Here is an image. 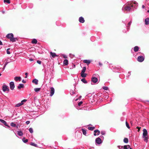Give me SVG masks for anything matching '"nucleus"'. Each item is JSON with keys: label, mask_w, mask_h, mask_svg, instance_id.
Segmentation results:
<instances>
[{"label": "nucleus", "mask_w": 149, "mask_h": 149, "mask_svg": "<svg viewBox=\"0 0 149 149\" xmlns=\"http://www.w3.org/2000/svg\"><path fill=\"white\" fill-rule=\"evenodd\" d=\"M138 6V3L136 1H131L127 3L124 5L122 8L123 11L125 10L127 11H130L134 8H136Z\"/></svg>", "instance_id": "obj_1"}, {"label": "nucleus", "mask_w": 149, "mask_h": 149, "mask_svg": "<svg viewBox=\"0 0 149 149\" xmlns=\"http://www.w3.org/2000/svg\"><path fill=\"white\" fill-rule=\"evenodd\" d=\"M6 37L7 38L10 39V40L12 42H15L17 40V38L14 37L12 33L8 34Z\"/></svg>", "instance_id": "obj_2"}, {"label": "nucleus", "mask_w": 149, "mask_h": 149, "mask_svg": "<svg viewBox=\"0 0 149 149\" xmlns=\"http://www.w3.org/2000/svg\"><path fill=\"white\" fill-rule=\"evenodd\" d=\"M99 75L97 74H95L93 75L91 78L92 81L94 83H96L97 81V79L95 77H97Z\"/></svg>", "instance_id": "obj_3"}, {"label": "nucleus", "mask_w": 149, "mask_h": 149, "mask_svg": "<svg viewBox=\"0 0 149 149\" xmlns=\"http://www.w3.org/2000/svg\"><path fill=\"white\" fill-rule=\"evenodd\" d=\"M118 147L120 149H132L130 147V146L129 145H125L123 147L122 146L121 147L120 146H118Z\"/></svg>", "instance_id": "obj_4"}, {"label": "nucleus", "mask_w": 149, "mask_h": 149, "mask_svg": "<svg viewBox=\"0 0 149 149\" xmlns=\"http://www.w3.org/2000/svg\"><path fill=\"white\" fill-rule=\"evenodd\" d=\"M143 137H145L146 136H148V133L147 130L146 129H143Z\"/></svg>", "instance_id": "obj_5"}, {"label": "nucleus", "mask_w": 149, "mask_h": 149, "mask_svg": "<svg viewBox=\"0 0 149 149\" xmlns=\"http://www.w3.org/2000/svg\"><path fill=\"white\" fill-rule=\"evenodd\" d=\"M95 142L97 144H100L102 143L101 139L99 137L95 139Z\"/></svg>", "instance_id": "obj_6"}, {"label": "nucleus", "mask_w": 149, "mask_h": 149, "mask_svg": "<svg viewBox=\"0 0 149 149\" xmlns=\"http://www.w3.org/2000/svg\"><path fill=\"white\" fill-rule=\"evenodd\" d=\"M144 59V57L143 56H139L137 58V60L138 61L141 62H143Z\"/></svg>", "instance_id": "obj_7"}, {"label": "nucleus", "mask_w": 149, "mask_h": 149, "mask_svg": "<svg viewBox=\"0 0 149 149\" xmlns=\"http://www.w3.org/2000/svg\"><path fill=\"white\" fill-rule=\"evenodd\" d=\"M50 96H52L54 93L55 90L53 87H51L50 88Z\"/></svg>", "instance_id": "obj_8"}, {"label": "nucleus", "mask_w": 149, "mask_h": 149, "mask_svg": "<svg viewBox=\"0 0 149 149\" xmlns=\"http://www.w3.org/2000/svg\"><path fill=\"white\" fill-rule=\"evenodd\" d=\"M10 88L11 90H13L14 89L15 86L13 81H11L10 83Z\"/></svg>", "instance_id": "obj_9"}, {"label": "nucleus", "mask_w": 149, "mask_h": 149, "mask_svg": "<svg viewBox=\"0 0 149 149\" xmlns=\"http://www.w3.org/2000/svg\"><path fill=\"white\" fill-rule=\"evenodd\" d=\"M9 89L8 88V86L6 85H3V91L5 92L6 91H9Z\"/></svg>", "instance_id": "obj_10"}, {"label": "nucleus", "mask_w": 149, "mask_h": 149, "mask_svg": "<svg viewBox=\"0 0 149 149\" xmlns=\"http://www.w3.org/2000/svg\"><path fill=\"white\" fill-rule=\"evenodd\" d=\"M0 121L4 124V125L6 126H7L8 128L10 127V126L7 125V123L6 121L0 119Z\"/></svg>", "instance_id": "obj_11"}, {"label": "nucleus", "mask_w": 149, "mask_h": 149, "mask_svg": "<svg viewBox=\"0 0 149 149\" xmlns=\"http://www.w3.org/2000/svg\"><path fill=\"white\" fill-rule=\"evenodd\" d=\"M100 134V131L98 130H94V135L95 136L96 135H99Z\"/></svg>", "instance_id": "obj_12"}, {"label": "nucleus", "mask_w": 149, "mask_h": 149, "mask_svg": "<svg viewBox=\"0 0 149 149\" xmlns=\"http://www.w3.org/2000/svg\"><path fill=\"white\" fill-rule=\"evenodd\" d=\"M14 80L17 81H20L21 80V78L20 77H16L14 78Z\"/></svg>", "instance_id": "obj_13"}, {"label": "nucleus", "mask_w": 149, "mask_h": 149, "mask_svg": "<svg viewBox=\"0 0 149 149\" xmlns=\"http://www.w3.org/2000/svg\"><path fill=\"white\" fill-rule=\"evenodd\" d=\"M79 21L81 23H84L85 22L84 18L82 17H81L79 18Z\"/></svg>", "instance_id": "obj_14"}, {"label": "nucleus", "mask_w": 149, "mask_h": 149, "mask_svg": "<svg viewBox=\"0 0 149 149\" xmlns=\"http://www.w3.org/2000/svg\"><path fill=\"white\" fill-rule=\"evenodd\" d=\"M50 54L53 58H54L56 56H58V55H56L55 53L52 52H50Z\"/></svg>", "instance_id": "obj_15"}, {"label": "nucleus", "mask_w": 149, "mask_h": 149, "mask_svg": "<svg viewBox=\"0 0 149 149\" xmlns=\"http://www.w3.org/2000/svg\"><path fill=\"white\" fill-rule=\"evenodd\" d=\"M91 61L88 60H84L83 61V62L84 63H86L87 65L91 63Z\"/></svg>", "instance_id": "obj_16"}, {"label": "nucleus", "mask_w": 149, "mask_h": 149, "mask_svg": "<svg viewBox=\"0 0 149 149\" xmlns=\"http://www.w3.org/2000/svg\"><path fill=\"white\" fill-rule=\"evenodd\" d=\"M32 82L35 84L36 85H37L38 84V80L37 79H35L32 80Z\"/></svg>", "instance_id": "obj_17"}, {"label": "nucleus", "mask_w": 149, "mask_h": 149, "mask_svg": "<svg viewBox=\"0 0 149 149\" xmlns=\"http://www.w3.org/2000/svg\"><path fill=\"white\" fill-rule=\"evenodd\" d=\"M145 24L146 25L149 24V18H148L145 19Z\"/></svg>", "instance_id": "obj_18"}, {"label": "nucleus", "mask_w": 149, "mask_h": 149, "mask_svg": "<svg viewBox=\"0 0 149 149\" xmlns=\"http://www.w3.org/2000/svg\"><path fill=\"white\" fill-rule=\"evenodd\" d=\"M24 87V85L23 84H19L17 86L18 89H20L21 88H23Z\"/></svg>", "instance_id": "obj_19"}, {"label": "nucleus", "mask_w": 149, "mask_h": 149, "mask_svg": "<svg viewBox=\"0 0 149 149\" xmlns=\"http://www.w3.org/2000/svg\"><path fill=\"white\" fill-rule=\"evenodd\" d=\"M37 40L36 39H33L31 41V43L32 44H36L37 43Z\"/></svg>", "instance_id": "obj_20"}, {"label": "nucleus", "mask_w": 149, "mask_h": 149, "mask_svg": "<svg viewBox=\"0 0 149 149\" xmlns=\"http://www.w3.org/2000/svg\"><path fill=\"white\" fill-rule=\"evenodd\" d=\"M139 48L138 46H136L134 47V51L135 52H137L139 50Z\"/></svg>", "instance_id": "obj_21"}, {"label": "nucleus", "mask_w": 149, "mask_h": 149, "mask_svg": "<svg viewBox=\"0 0 149 149\" xmlns=\"http://www.w3.org/2000/svg\"><path fill=\"white\" fill-rule=\"evenodd\" d=\"M18 134L19 136H22L23 135V132L20 130L17 131Z\"/></svg>", "instance_id": "obj_22"}, {"label": "nucleus", "mask_w": 149, "mask_h": 149, "mask_svg": "<svg viewBox=\"0 0 149 149\" xmlns=\"http://www.w3.org/2000/svg\"><path fill=\"white\" fill-rule=\"evenodd\" d=\"M63 63L65 65H67L68 64V61L67 59H65L63 61Z\"/></svg>", "instance_id": "obj_23"}, {"label": "nucleus", "mask_w": 149, "mask_h": 149, "mask_svg": "<svg viewBox=\"0 0 149 149\" xmlns=\"http://www.w3.org/2000/svg\"><path fill=\"white\" fill-rule=\"evenodd\" d=\"M82 131L83 134L85 136H86V130L84 129H82Z\"/></svg>", "instance_id": "obj_24"}, {"label": "nucleus", "mask_w": 149, "mask_h": 149, "mask_svg": "<svg viewBox=\"0 0 149 149\" xmlns=\"http://www.w3.org/2000/svg\"><path fill=\"white\" fill-rule=\"evenodd\" d=\"M143 138H144V141L146 142V143L148 141V136H145V137H143Z\"/></svg>", "instance_id": "obj_25"}, {"label": "nucleus", "mask_w": 149, "mask_h": 149, "mask_svg": "<svg viewBox=\"0 0 149 149\" xmlns=\"http://www.w3.org/2000/svg\"><path fill=\"white\" fill-rule=\"evenodd\" d=\"M86 76V74L84 73H81V76L83 77H85Z\"/></svg>", "instance_id": "obj_26"}, {"label": "nucleus", "mask_w": 149, "mask_h": 149, "mask_svg": "<svg viewBox=\"0 0 149 149\" xmlns=\"http://www.w3.org/2000/svg\"><path fill=\"white\" fill-rule=\"evenodd\" d=\"M40 88H35L34 89V90L36 92H38L40 91Z\"/></svg>", "instance_id": "obj_27"}, {"label": "nucleus", "mask_w": 149, "mask_h": 149, "mask_svg": "<svg viewBox=\"0 0 149 149\" xmlns=\"http://www.w3.org/2000/svg\"><path fill=\"white\" fill-rule=\"evenodd\" d=\"M123 141L124 143H127L128 142V139L127 138H125L124 139Z\"/></svg>", "instance_id": "obj_28"}, {"label": "nucleus", "mask_w": 149, "mask_h": 149, "mask_svg": "<svg viewBox=\"0 0 149 149\" xmlns=\"http://www.w3.org/2000/svg\"><path fill=\"white\" fill-rule=\"evenodd\" d=\"M86 68L85 67H83L82 71L81 73H84L86 70Z\"/></svg>", "instance_id": "obj_29"}, {"label": "nucleus", "mask_w": 149, "mask_h": 149, "mask_svg": "<svg viewBox=\"0 0 149 149\" xmlns=\"http://www.w3.org/2000/svg\"><path fill=\"white\" fill-rule=\"evenodd\" d=\"M22 105V104L21 103H18L17 104L15 105V107H19L20 106H21Z\"/></svg>", "instance_id": "obj_30"}, {"label": "nucleus", "mask_w": 149, "mask_h": 149, "mask_svg": "<svg viewBox=\"0 0 149 149\" xmlns=\"http://www.w3.org/2000/svg\"><path fill=\"white\" fill-rule=\"evenodd\" d=\"M22 141L24 143H26L28 141L27 139H26L25 138H23L22 139Z\"/></svg>", "instance_id": "obj_31"}, {"label": "nucleus", "mask_w": 149, "mask_h": 149, "mask_svg": "<svg viewBox=\"0 0 149 149\" xmlns=\"http://www.w3.org/2000/svg\"><path fill=\"white\" fill-rule=\"evenodd\" d=\"M95 128V127H88V129L91 130H93Z\"/></svg>", "instance_id": "obj_32"}, {"label": "nucleus", "mask_w": 149, "mask_h": 149, "mask_svg": "<svg viewBox=\"0 0 149 149\" xmlns=\"http://www.w3.org/2000/svg\"><path fill=\"white\" fill-rule=\"evenodd\" d=\"M81 81L85 84L87 83V81L85 78H83L81 79Z\"/></svg>", "instance_id": "obj_33"}, {"label": "nucleus", "mask_w": 149, "mask_h": 149, "mask_svg": "<svg viewBox=\"0 0 149 149\" xmlns=\"http://www.w3.org/2000/svg\"><path fill=\"white\" fill-rule=\"evenodd\" d=\"M4 3H8L9 4L10 3V0H4Z\"/></svg>", "instance_id": "obj_34"}, {"label": "nucleus", "mask_w": 149, "mask_h": 149, "mask_svg": "<svg viewBox=\"0 0 149 149\" xmlns=\"http://www.w3.org/2000/svg\"><path fill=\"white\" fill-rule=\"evenodd\" d=\"M30 145L31 146H35V147H37V145L36 144L33 143H30Z\"/></svg>", "instance_id": "obj_35"}, {"label": "nucleus", "mask_w": 149, "mask_h": 149, "mask_svg": "<svg viewBox=\"0 0 149 149\" xmlns=\"http://www.w3.org/2000/svg\"><path fill=\"white\" fill-rule=\"evenodd\" d=\"M27 101V100L26 99H24L22 100L21 102V103L22 105L24 104V103L26 102Z\"/></svg>", "instance_id": "obj_36"}, {"label": "nucleus", "mask_w": 149, "mask_h": 149, "mask_svg": "<svg viewBox=\"0 0 149 149\" xmlns=\"http://www.w3.org/2000/svg\"><path fill=\"white\" fill-rule=\"evenodd\" d=\"M29 132L31 133H33V129L31 128H29Z\"/></svg>", "instance_id": "obj_37"}, {"label": "nucleus", "mask_w": 149, "mask_h": 149, "mask_svg": "<svg viewBox=\"0 0 149 149\" xmlns=\"http://www.w3.org/2000/svg\"><path fill=\"white\" fill-rule=\"evenodd\" d=\"M10 125L11 126H12V127H15L16 125L14 123L12 122V123L11 124H10Z\"/></svg>", "instance_id": "obj_38"}, {"label": "nucleus", "mask_w": 149, "mask_h": 149, "mask_svg": "<svg viewBox=\"0 0 149 149\" xmlns=\"http://www.w3.org/2000/svg\"><path fill=\"white\" fill-rule=\"evenodd\" d=\"M126 127L128 128V129H130V126L128 124V123H127V121H126Z\"/></svg>", "instance_id": "obj_39"}, {"label": "nucleus", "mask_w": 149, "mask_h": 149, "mask_svg": "<svg viewBox=\"0 0 149 149\" xmlns=\"http://www.w3.org/2000/svg\"><path fill=\"white\" fill-rule=\"evenodd\" d=\"M102 88L103 89L105 90H107L108 89V87L107 86H104L102 87Z\"/></svg>", "instance_id": "obj_40"}, {"label": "nucleus", "mask_w": 149, "mask_h": 149, "mask_svg": "<svg viewBox=\"0 0 149 149\" xmlns=\"http://www.w3.org/2000/svg\"><path fill=\"white\" fill-rule=\"evenodd\" d=\"M131 23H132V21H130V22H129L128 23V26H127V27H130V25L131 24Z\"/></svg>", "instance_id": "obj_41"}, {"label": "nucleus", "mask_w": 149, "mask_h": 149, "mask_svg": "<svg viewBox=\"0 0 149 149\" xmlns=\"http://www.w3.org/2000/svg\"><path fill=\"white\" fill-rule=\"evenodd\" d=\"M10 49L9 48H8V49H7V53L8 54H10V52H9V50Z\"/></svg>", "instance_id": "obj_42"}, {"label": "nucleus", "mask_w": 149, "mask_h": 149, "mask_svg": "<svg viewBox=\"0 0 149 149\" xmlns=\"http://www.w3.org/2000/svg\"><path fill=\"white\" fill-rule=\"evenodd\" d=\"M82 103L83 102L82 101H80L78 103V105L79 106H80Z\"/></svg>", "instance_id": "obj_43"}, {"label": "nucleus", "mask_w": 149, "mask_h": 149, "mask_svg": "<svg viewBox=\"0 0 149 149\" xmlns=\"http://www.w3.org/2000/svg\"><path fill=\"white\" fill-rule=\"evenodd\" d=\"M101 134L102 135H104L105 134V132L104 131H101Z\"/></svg>", "instance_id": "obj_44"}, {"label": "nucleus", "mask_w": 149, "mask_h": 149, "mask_svg": "<svg viewBox=\"0 0 149 149\" xmlns=\"http://www.w3.org/2000/svg\"><path fill=\"white\" fill-rule=\"evenodd\" d=\"M74 93V91H71L70 92V94L71 95H73Z\"/></svg>", "instance_id": "obj_45"}, {"label": "nucleus", "mask_w": 149, "mask_h": 149, "mask_svg": "<svg viewBox=\"0 0 149 149\" xmlns=\"http://www.w3.org/2000/svg\"><path fill=\"white\" fill-rule=\"evenodd\" d=\"M37 63H38V64H41V61H39V60H38L37 61Z\"/></svg>", "instance_id": "obj_46"}, {"label": "nucleus", "mask_w": 149, "mask_h": 149, "mask_svg": "<svg viewBox=\"0 0 149 149\" xmlns=\"http://www.w3.org/2000/svg\"><path fill=\"white\" fill-rule=\"evenodd\" d=\"M63 57L65 58H67V57L66 55L65 54H63Z\"/></svg>", "instance_id": "obj_47"}, {"label": "nucleus", "mask_w": 149, "mask_h": 149, "mask_svg": "<svg viewBox=\"0 0 149 149\" xmlns=\"http://www.w3.org/2000/svg\"><path fill=\"white\" fill-rule=\"evenodd\" d=\"M28 73L27 72H26L25 73V75H26V76L25 77V78H26L27 77V75Z\"/></svg>", "instance_id": "obj_48"}, {"label": "nucleus", "mask_w": 149, "mask_h": 149, "mask_svg": "<svg viewBox=\"0 0 149 149\" xmlns=\"http://www.w3.org/2000/svg\"><path fill=\"white\" fill-rule=\"evenodd\" d=\"M70 56L72 58H73V57H74V55L72 54H70Z\"/></svg>", "instance_id": "obj_49"}, {"label": "nucleus", "mask_w": 149, "mask_h": 149, "mask_svg": "<svg viewBox=\"0 0 149 149\" xmlns=\"http://www.w3.org/2000/svg\"><path fill=\"white\" fill-rule=\"evenodd\" d=\"M30 123V121H26V124H27V125H28Z\"/></svg>", "instance_id": "obj_50"}, {"label": "nucleus", "mask_w": 149, "mask_h": 149, "mask_svg": "<svg viewBox=\"0 0 149 149\" xmlns=\"http://www.w3.org/2000/svg\"><path fill=\"white\" fill-rule=\"evenodd\" d=\"M22 82L23 83H26V81L24 80V79L22 80Z\"/></svg>", "instance_id": "obj_51"}, {"label": "nucleus", "mask_w": 149, "mask_h": 149, "mask_svg": "<svg viewBox=\"0 0 149 149\" xmlns=\"http://www.w3.org/2000/svg\"><path fill=\"white\" fill-rule=\"evenodd\" d=\"M136 128L138 129V132H139L140 130V127H136Z\"/></svg>", "instance_id": "obj_52"}, {"label": "nucleus", "mask_w": 149, "mask_h": 149, "mask_svg": "<svg viewBox=\"0 0 149 149\" xmlns=\"http://www.w3.org/2000/svg\"><path fill=\"white\" fill-rule=\"evenodd\" d=\"M99 65L100 66H102V64L100 62H99Z\"/></svg>", "instance_id": "obj_53"}, {"label": "nucleus", "mask_w": 149, "mask_h": 149, "mask_svg": "<svg viewBox=\"0 0 149 149\" xmlns=\"http://www.w3.org/2000/svg\"><path fill=\"white\" fill-rule=\"evenodd\" d=\"M8 62H6L5 63V66H6L7 65V64H8Z\"/></svg>", "instance_id": "obj_54"}, {"label": "nucleus", "mask_w": 149, "mask_h": 149, "mask_svg": "<svg viewBox=\"0 0 149 149\" xmlns=\"http://www.w3.org/2000/svg\"><path fill=\"white\" fill-rule=\"evenodd\" d=\"M3 45V44H2V42L1 40H0V45Z\"/></svg>", "instance_id": "obj_55"}, {"label": "nucleus", "mask_w": 149, "mask_h": 149, "mask_svg": "<svg viewBox=\"0 0 149 149\" xmlns=\"http://www.w3.org/2000/svg\"><path fill=\"white\" fill-rule=\"evenodd\" d=\"M2 12L3 13V14H4L5 13V12L4 11H2Z\"/></svg>", "instance_id": "obj_56"}, {"label": "nucleus", "mask_w": 149, "mask_h": 149, "mask_svg": "<svg viewBox=\"0 0 149 149\" xmlns=\"http://www.w3.org/2000/svg\"><path fill=\"white\" fill-rule=\"evenodd\" d=\"M29 60H30V61H33V60L32 59H29Z\"/></svg>", "instance_id": "obj_57"}, {"label": "nucleus", "mask_w": 149, "mask_h": 149, "mask_svg": "<svg viewBox=\"0 0 149 149\" xmlns=\"http://www.w3.org/2000/svg\"><path fill=\"white\" fill-rule=\"evenodd\" d=\"M145 8V6L144 5H143L142 6V8Z\"/></svg>", "instance_id": "obj_58"}, {"label": "nucleus", "mask_w": 149, "mask_h": 149, "mask_svg": "<svg viewBox=\"0 0 149 149\" xmlns=\"http://www.w3.org/2000/svg\"><path fill=\"white\" fill-rule=\"evenodd\" d=\"M128 74H129L128 75H130V72H128Z\"/></svg>", "instance_id": "obj_59"}, {"label": "nucleus", "mask_w": 149, "mask_h": 149, "mask_svg": "<svg viewBox=\"0 0 149 149\" xmlns=\"http://www.w3.org/2000/svg\"><path fill=\"white\" fill-rule=\"evenodd\" d=\"M147 12L149 13V10L147 11Z\"/></svg>", "instance_id": "obj_60"}, {"label": "nucleus", "mask_w": 149, "mask_h": 149, "mask_svg": "<svg viewBox=\"0 0 149 149\" xmlns=\"http://www.w3.org/2000/svg\"><path fill=\"white\" fill-rule=\"evenodd\" d=\"M1 74L0 73V76L1 75Z\"/></svg>", "instance_id": "obj_61"}, {"label": "nucleus", "mask_w": 149, "mask_h": 149, "mask_svg": "<svg viewBox=\"0 0 149 149\" xmlns=\"http://www.w3.org/2000/svg\"><path fill=\"white\" fill-rule=\"evenodd\" d=\"M5 67H6V66H4V67L3 68V69H4L5 68Z\"/></svg>", "instance_id": "obj_62"}, {"label": "nucleus", "mask_w": 149, "mask_h": 149, "mask_svg": "<svg viewBox=\"0 0 149 149\" xmlns=\"http://www.w3.org/2000/svg\"><path fill=\"white\" fill-rule=\"evenodd\" d=\"M81 96H80V97L81 98Z\"/></svg>", "instance_id": "obj_63"}, {"label": "nucleus", "mask_w": 149, "mask_h": 149, "mask_svg": "<svg viewBox=\"0 0 149 149\" xmlns=\"http://www.w3.org/2000/svg\"><path fill=\"white\" fill-rule=\"evenodd\" d=\"M148 4L149 5V3H148Z\"/></svg>", "instance_id": "obj_64"}]
</instances>
